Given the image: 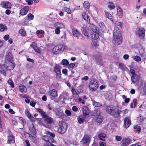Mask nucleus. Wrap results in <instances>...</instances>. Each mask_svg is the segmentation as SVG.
Masks as SVG:
<instances>
[{
    "instance_id": "nucleus-1",
    "label": "nucleus",
    "mask_w": 146,
    "mask_h": 146,
    "mask_svg": "<svg viewBox=\"0 0 146 146\" xmlns=\"http://www.w3.org/2000/svg\"><path fill=\"white\" fill-rule=\"evenodd\" d=\"M105 110L107 113L115 118H119L121 117V111H119L118 107L116 108L114 106L110 105L107 106Z\"/></svg>"
},
{
    "instance_id": "nucleus-2",
    "label": "nucleus",
    "mask_w": 146,
    "mask_h": 146,
    "mask_svg": "<svg viewBox=\"0 0 146 146\" xmlns=\"http://www.w3.org/2000/svg\"><path fill=\"white\" fill-rule=\"evenodd\" d=\"M121 32L118 27H115L113 33V35L115 40L118 45L121 44L122 42Z\"/></svg>"
},
{
    "instance_id": "nucleus-3",
    "label": "nucleus",
    "mask_w": 146,
    "mask_h": 146,
    "mask_svg": "<svg viewBox=\"0 0 146 146\" xmlns=\"http://www.w3.org/2000/svg\"><path fill=\"white\" fill-rule=\"evenodd\" d=\"M58 127L57 130L58 132L60 134H63L67 130V125L63 121H60L58 123Z\"/></svg>"
},
{
    "instance_id": "nucleus-4",
    "label": "nucleus",
    "mask_w": 146,
    "mask_h": 146,
    "mask_svg": "<svg viewBox=\"0 0 146 146\" xmlns=\"http://www.w3.org/2000/svg\"><path fill=\"white\" fill-rule=\"evenodd\" d=\"M99 86L97 81L95 79H92L90 81L89 88L90 89L93 91H96Z\"/></svg>"
},
{
    "instance_id": "nucleus-5",
    "label": "nucleus",
    "mask_w": 146,
    "mask_h": 146,
    "mask_svg": "<svg viewBox=\"0 0 146 146\" xmlns=\"http://www.w3.org/2000/svg\"><path fill=\"white\" fill-rule=\"evenodd\" d=\"M63 45L58 44L55 46L52 49V52L54 54H57L61 53L64 50Z\"/></svg>"
},
{
    "instance_id": "nucleus-6",
    "label": "nucleus",
    "mask_w": 146,
    "mask_h": 146,
    "mask_svg": "<svg viewBox=\"0 0 146 146\" xmlns=\"http://www.w3.org/2000/svg\"><path fill=\"white\" fill-rule=\"evenodd\" d=\"M91 140L90 136L88 134H85L82 139L81 141L84 145H88Z\"/></svg>"
},
{
    "instance_id": "nucleus-7",
    "label": "nucleus",
    "mask_w": 146,
    "mask_h": 146,
    "mask_svg": "<svg viewBox=\"0 0 146 146\" xmlns=\"http://www.w3.org/2000/svg\"><path fill=\"white\" fill-rule=\"evenodd\" d=\"M0 5L2 7L5 9H11L12 7L11 3L7 1H1Z\"/></svg>"
},
{
    "instance_id": "nucleus-8",
    "label": "nucleus",
    "mask_w": 146,
    "mask_h": 146,
    "mask_svg": "<svg viewBox=\"0 0 146 146\" xmlns=\"http://www.w3.org/2000/svg\"><path fill=\"white\" fill-rule=\"evenodd\" d=\"M3 66L8 70H13L15 68V63L13 62L7 63L5 62L3 64Z\"/></svg>"
},
{
    "instance_id": "nucleus-9",
    "label": "nucleus",
    "mask_w": 146,
    "mask_h": 146,
    "mask_svg": "<svg viewBox=\"0 0 146 146\" xmlns=\"http://www.w3.org/2000/svg\"><path fill=\"white\" fill-rule=\"evenodd\" d=\"M145 30L144 28H141L139 29L137 33V34L139 38L141 39H143L145 36Z\"/></svg>"
},
{
    "instance_id": "nucleus-10",
    "label": "nucleus",
    "mask_w": 146,
    "mask_h": 146,
    "mask_svg": "<svg viewBox=\"0 0 146 146\" xmlns=\"http://www.w3.org/2000/svg\"><path fill=\"white\" fill-rule=\"evenodd\" d=\"M131 140L129 138H123L121 142V146H127L130 144L131 142Z\"/></svg>"
},
{
    "instance_id": "nucleus-11",
    "label": "nucleus",
    "mask_w": 146,
    "mask_h": 146,
    "mask_svg": "<svg viewBox=\"0 0 146 146\" xmlns=\"http://www.w3.org/2000/svg\"><path fill=\"white\" fill-rule=\"evenodd\" d=\"M42 139L44 141H46V143H53L54 142V139L48 135H44L42 137Z\"/></svg>"
},
{
    "instance_id": "nucleus-12",
    "label": "nucleus",
    "mask_w": 146,
    "mask_h": 146,
    "mask_svg": "<svg viewBox=\"0 0 146 146\" xmlns=\"http://www.w3.org/2000/svg\"><path fill=\"white\" fill-rule=\"evenodd\" d=\"M30 46L32 47L36 52L39 54L40 53L41 51L40 49L35 42H32L30 44Z\"/></svg>"
},
{
    "instance_id": "nucleus-13",
    "label": "nucleus",
    "mask_w": 146,
    "mask_h": 146,
    "mask_svg": "<svg viewBox=\"0 0 146 146\" xmlns=\"http://www.w3.org/2000/svg\"><path fill=\"white\" fill-rule=\"evenodd\" d=\"M56 114L57 116L62 119H64L66 117V115L63 113V111L60 109L57 110Z\"/></svg>"
},
{
    "instance_id": "nucleus-14",
    "label": "nucleus",
    "mask_w": 146,
    "mask_h": 146,
    "mask_svg": "<svg viewBox=\"0 0 146 146\" xmlns=\"http://www.w3.org/2000/svg\"><path fill=\"white\" fill-rule=\"evenodd\" d=\"M54 70L56 74V79L57 80L60 79L61 77V74L59 69L57 67H55L54 68Z\"/></svg>"
},
{
    "instance_id": "nucleus-15",
    "label": "nucleus",
    "mask_w": 146,
    "mask_h": 146,
    "mask_svg": "<svg viewBox=\"0 0 146 146\" xmlns=\"http://www.w3.org/2000/svg\"><path fill=\"white\" fill-rule=\"evenodd\" d=\"M29 130L32 134L33 135L36 134V131L33 123H31L28 125Z\"/></svg>"
},
{
    "instance_id": "nucleus-16",
    "label": "nucleus",
    "mask_w": 146,
    "mask_h": 146,
    "mask_svg": "<svg viewBox=\"0 0 146 146\" xmlns=\"http://www.w3.org/2000/svg\"><path fill=\"white\" fill-rule=\"evenodd\" d=\"M29 10V8L28 6H25L21 9L20 13L22 16L25 15L27 14Z\"/></svg>"
},
{
    "instance_id": "nucleus-17",
    "label": "nucleus",
    "mask_w": 146,
    "mask_h": 146,
    "mask_svg": "<svg viewBox=\"0 0 146 146\" xmlns=\"http://www.w3.org/2000/svg\"><path fill=\"white\" fill-rule=\"evenodd\" d=\"M82 15L83 19L88 23H90V17L89 16L88 14L85 12H84L82 13Z\"/></svg>"
},
{
    "instance_id": "nucleus-18",
    "label": "nucleus",
    "mask_w": 146,
    "mask_h": 146,
    "mask_svg": "<svg viewBox=\"0 0 146 146\" xmlns=\"http://www.w3.org/2000/svg\"><path fill=\"white\" fill-rule=\"evenodd\" d=\"M131 122L130 119L127 117L125 118L124 119V126L126 128H128L131 125Z\"/></svg>"
},
{
    "instance_id": "nucleus-19",
    "label": "nucleus",
    "mask_w": 146,
    "mask_h": 146,
    "mask_svg": "<svg viewBox=\"0 0 146 146\" xmlns=\"http://www.w3.org/2000/svg\"><path fill=\"white\" fill-rule=\"evenodd\" d=\"M8 144H11L15 143V136L13 135H9L7 137Z\"/></svg>"
},
{
    "instance_id": "nucleus-20",
    "label": "nucleus",
    "mask_w": 146,
    "mask_h": 146,
    "mask_svg": "<svg viewBox=\"0 0 146 146\" xmlns=\"http://www.w3.org/2000/svg\"><path fill=\"white\" fill-rule=\"evenodd\" d=\"M25 113L27 116L30 119L31 121H34L35 118L33 115H31L30 112L27 109L25 110Z\"/></svg>"
},
{
    "instance_id": "nucleus-21",
    "label": "nucleus",
    "mask_w": 146,
    "mask_h": 146,
    "mask_svg": "<svg viewBox=\"0 0 146 146\" xmlns=\"http://www.w3.org/2000/svg\"><path fill=\"white\" fill-rule=\"evenodd\" d=\"M90 35L92 38L94 40H97L99 38V35L97 31L91 32Z\"/></svg>"
},
{
    "instance_id": "nucleus-22",
    "label": "nucleus",
    "mask_w": 146,
    "mask_h": 146,
    "mask_svg": "<svg viewBox=\"0 0 146 146\" xmlns=\"http://www.w3.org/2000/svg\"><path fill=\"white\" fill-rule=\"evenodd\" d=\"M72 33L74 37H76L77 39L79 38L80 34L77 29L73 28L72 29Z\"/></svg>"
},
{
    "instance_id": "nucleus-23",
    "label": "nucleus",
    "mask_w": 146,
    "mask_h": 146,
    "mask_svg": "<svg viewBox=\"0 0 146 146\" xmlns=\"http://www.w3.org/2000/svg\"><path fill=\"white\" fill-rule=\"evenodd\" d=\"M117 16L119 18L122 17L123 13L120 7H118L117 8Z\"/></svg>"
},
{
    "instance_id": "nucleus-24",
    "label": "nucleus",
    "mask_w": 146,
    "mask_h": 146,
    "mask_svg": "<svg viewBox=\"0 0 146 146\" xmlns=\"http://www.w3.org/2000/svg\"><path fill=\"white\" fill-rule=\"evenodd\" d=\"M44 121L47 124H51L53 121L52 119L48 116H47L44 118Z\"/></svg>"
},
{
    "instance_id": "nucleus-25",
    "label": "nucleus",
    "mask_w": 146,
    "mask_h": 146,
    "mask_svg": "<svg viewBox=\"0 0 146 146\" xmlns=\"http://www.w3.org/2000/svg\"><path fill=\"white\" fill-rule=\"evenodd\" d=\"M83 112L84 115V116L88 115L89 112L88 107L85 106H83Z\"/></svg>"
},
{
    "instance_id": "nucleus-26",
    "label": "nucleus",
    "mask_w": 146,
    "mask_h": 146,
    "mask_svg": "<svg viewBox=\"0 0 146 146\" xmlns=\"http://www.w3.org/2000/svg\"><path fill=\"white\" fill-rule=\"evenodd\" d=\"M20 91L22 93H25L27 92V90L26 87L23 85L21 84L19 86Z\"/></svg>"
},
{
    "instance_id": "nucleus-27",
    "label": "nucleus",
    "mask_w": 146,
    "mask_h": 146,
    "mask_svg": "<svg viewBox=\"0 0 146 146\" xmlns=\"http://www.w3.org/2000/svg\"><path fill=\"white\" fill-rule=\"evenodd\" d=\"M82 32L83 34H84L85 36H87L88 37H89L88 33L87 30V28L85 27H83L81 29Z\"/></svg>"
},
{
    "instance_id": "nucleus-28",
    "label": "nucleus",
    "mask_w": 146,
    "mask_h": 146,
    "mask_svg": "<svg viewBox=\"0 0 146 146\" xmlns=\"http://www.w3.org/2000/svg\"><path fill=\"white\" fill-rule=\"evenodd\" d=\"M50 95L53 97H56L58 96L57 91L55 89H53L50 91Z\"/></svg>"
},
{
    "instance_id": "nucleus-29",
    "label": "nucleus",
    "mask_w": 146,
    "mask_h": 146,
    "mask_svg": "<svg viewBox=\"0 0 146 146\" xmlns=\"http://www.w3.org/2000/svg\"><path fill=\"white\" fill-rule=\"evenodd\" d=\"M37 112H38L40 113L41 115L42 116V117L44 118L47 115H46V113L43 111L40 108H38L37 109Z\"/></svg>"
},
{
    "instance_id": "nucleus-30",
    "label": "nucleus",
    "mask_w": 146,
    "mask_h": 146,
    "mask_svg": "<svg viewBox=\"0 0 146 146\" xmlns=\"http://www.w3.org/2000/svg\"><path fill=\"white\" fill-rule=\"evenodd\" d=\"M106 135L104 133H101L98 135V138L101 140L104 141H105V138Z\"/></svg>"
},
{
    "instance_id": "nucleus-31",
    "label": "nucleus",
    "mask_w": 146,
    "mask_h": 146,
    "mask_svg": "<svg viewBox=\"0 0 146 146\" xmlns=\"http://www.w3.org/2000/svg\"><path fill=\"white\" fill-rule=\"evenodd\" d=\"M13 58L12 56H10L9 55H7L6 56V60L5 62L11 63L13 62Z\"/></svg>"
},
{
    "instance_id": "nucleus-32",
    "label": "nucleus",
    "mask_w": 146,
    "mask_h": 146,
    "mask_svg": "<svg viewBox=\"0 0 146 146\" xmlns=\"http://www.w3.org/2000/svg\"><path fill=\"white\" fill-rule=\"evenodd\" d=\"M138 79V76L136 74L132 75L131 77V80L133 83H135L137 81Z\"/></svg>"
},
{
    "instance_id": "nucleus-33",
    "label": "nucleus",
    "mask_w": 146,
    "mask_h": 146,
    "mask_svg": "<svg viewBox=\"0 0 146 146\" xmlns=\"http://www.w3.org/2000/svg\"><path fill=\"white\" fill-rule=\"evenodd\" d=\"M54 25L55 27H59L60 29L64 28L65 27L64 24L58 22L54 24Z\"/></svg>"
},
{
    "instance_id": "nucleus-34",
    "label": "nucleus",
    "mask_w": 146,
    "mask_h": 146,
    "mask_svg": "<svg viewBox=\"0 0 146 146\" xmlns=\"http://www.w3.org/2000/svg\"><path fill=\"white\" fill-rule=\"evenodd\" d=\"M108 5V7L109 8L110 10L114 9L115 8V6L114 5L113 3L112 2H109Z\"/></svg>"
},
{
    "instance_id": "nucleus-35",
    "label": "nucleus",
    "mask_w": 146,
    "mask_h": 146,
    "mask_svg": "<svg viewBox=\"0 0 146 146\" xmlns=\"http://www.w3.org/2000/svg\"><path fill=\"white\" fill-rule=\"evenodd\" d=\"M5 128V124L1 122V117L0 116V132H2L3 129H4Z\"/></svg>"
},
{
    "instance_id": "nucleus-36",
    "label": "nucleus",
    "mask_w": 146,
    "mask_h": 146,
    "mask_svg": "<svg viewBox=\"0 0 146 146\" xmlns=\"http://www.w3.org/2000/svg\"><path fill=\"white\" fill-rule=\"evenodd\" d=\"M105 15L106 17L110 21H113V19L111 15L109 12H105Z\"/></svg>"
},
{
    "instance_id": "nucleus-37",
    "label": "nucleus",
    "mask_w": 146,
    "mask_h": 146,
    "mask_svg": "<svg viewBox=\"0 0 146 146\" xmlns=\"http://www.w3.org/2000/svg\"><path fill=\"white\" fill-rule=\"evenodd\" d=\"M7 27L6 25L2 24H0V31L1 32L4 31L5 30H7Z\"/></svg>"
},
{
    "instance_id": "nucleus-38",
    "label": "nucleus",
    "mask_w": 146,
    "mask_h": 146,
    "mask_svg": "<svg viewBox=\"0 0 146 146\" xmlns=\"http://www.w3.org/2000/svg\"><path fill=\"white\" fill-rule=\"evenodd\" d=\"M89 27L92 31H97V27L95 25L90 24V25Z\"/></svg>"
},
{
    "instance_id": "nucleus-39",
    "label": "nucleus",
    "mask_w": 146,
    "mask_h": 146,
    "mask_svg": "<svg viewBox=\"0 0 146 146\" xmlns=\"http://www.w3.org/2000/svg\"><path fill=\"white\" fill-rule=\"evenodd\" d=\"M119 66L120 69L123 71L126 70L127 68L126 66L122 63H120L119 64Z\"/></svg>"
},
{
    "instance_id": "nucleus-40",
    "label": "nucleus",
    "mask_w": 146,
    "mask_h": 146,
    "mask_svg": "<svg viewBox=\"0 0 146 146\" xmlns=\"http://www.w3.org/2000/svg\"><path fill=\"white\" fill-rule=\"evenodd\" d=\"M83 6L87 10L89 9L90 7V3L88 2L84 1L83 3Z\"/></svg>"
},
{
    "instance_id": "nucleus-41",
    "label": "nucleus",
    "mask_w": 146,
    "mask_h": 146,
    "mask_svg": "<svg viewBox=\"0 0 146 146\" xmlns=\"http://www.w3.org/2000/svg\"><path fill=\"white\" fill-rule=\"evenodd\" d=\"M104 119L103 117L101 116L97 117L96 118V120L98 123H101Z\"/></svg>"
},
{
    "instance_id": "nucleus-42",
    "label": "nucleus",
    "mask_w": 146,
    "mask_h": 146,
    "mask_svg": "<svg viewBox=\"0 0 146 146\" xmlns=\"http://www.w3.org/2000/svg\"><path fill=\"white\" fill-rule=\"evenodd\" d=\"M19 33L20 34L23 36H25L26 35V31L24 29H21L19 31Z\"/></svg>"
},
{
    "instance_id": "nucleus-43",
    "label": "nucleus",
    "mask_w": 146,
    "mask_h": 146,
    "mask_svg": "<svg viewBox=\"0 0 146 146\" xmlns=\"http://www.w3.org/2000/svg\"><path fill=\"white\" fill-rule=\"evenodd\" d=\"M7 83L11 85L12 88H13L14 87V84L12 79L9 78L7 81Z\"/></svg>"
},
{
    "instance_id": "nucleus-44",
    "label": "nucleus",
    "mask_w": 146,
    "mask_h": 146,
    "mask_svg": "<svg viewBox=\"0 0 146 146\" xmlns=\"http://www.w3.org/2000/svg\"><path fill=\"white\" fill-rule=\"evenodd\" d=\"M93 105L96 107H100L102 106V105L100 103L95 101L93 102Z\"/></svg>"
},
{
    "instance_id": "nucleus-45",
    "label": "nucleus",
    "mask_w": 146,
    "mask_h": 146,
    "mask_svg": "<svg viewBox=\"0 0 146 146\" xmlns=\"http://www.w3.org/2000/svg\"><path fill=\"white\" fill-rule=\"evenodd\" d=\"M63 10L64 11L66 12L68 14H70L71 13V11L69 8L64 7Z\"/></svg>"
},
{
    "instance_id": "nucleus-46",
    "label": "nucleus",
    "mask_w": 146,
    "mask_h": 146,
    "mask_svg": "<svg viewBox=\"0 0 146 146\" xmlns=\"http://www.w3.org/2000/svg\"><path fill=\"white\" fill-rule=\"evenodd\" d=\"M0 72L5 76H6V71L4 68H0Z\"/></svg>"
},
{
    "instance_id": "nucleus-47",
    "label": "nucleus",
    "mask_w": 146,
    "mask_h": 146,
    "mask_svg": "<svg viewBox=\"0 0 146 146\" xmlns=\"http://www.w3.org/2000/svg\"><path fill=\"white\" fill-rule=\"evenodd\" d=\"M61 64L63 65L66 66L68 64L69 62L66 59H64L62 60Z\"/></svg>"
},
{
    "instance_id": "nucleus-48",
    "label": "nucleus",
    "mask_w": 146,
    "mask_h": 146,
    "mask_svg": "<svg viewBox=\"0 0 146 146\" xmlns=\"http://www.w3.org/2000/svg\"><path fill=\"white\" fill-rule=\"evenodd\" d=\"M101 114V112L100 111L98 110H95L94 111V115L98 117L100 116V115Z\"/></svg>"
},
{
    "instance_id": "nucleus-49",
    "label": "nucleus",
    "mask_w": 146,
    "mask_h": 146,
    "mask_svg": "<svg viewBox=\"0 0 146 146\" xmlns=\"http://www.w3.org/2000/svg\"><path fill=\"white\" fill-rule=\"evenodd\" d=\"M46 134L47 135H50L51 137L53 138L55 137V135L54 133L49 131H47L46 132Z\"/></svg>"
},
{
    "instance_id": "nucleus-50",
    "label": "nucleus",
    "mask_w": 146,
    "mask_h": 146,
    "mask_svg": "<svg viewBox=\"0 0 146 146\" xmlns=\"http://www.w3.org/2000/svg\"><path fill=\"white\" fill-rule=\"evenodd\" d=\"M115 24L117 26H119L121 28H122L123 25V22L116 21L115 22Z\"/></svg>"
},
{
    "instance_id": "nucleus-51",
    "label": "nucleus",
    "mask_w": 146,
    "mask_h": 146,
    "mask_svg": "<svg viewBox=\"0 0 146 146\" xmlns=\"http://www.w3.org/2000/svg\"><path fill=\"white\" fill-rule=\"evenodd\" d=\"M96 61L99 64H103L102 60V58L101 57H100L98 58L97 59Z\"/></svg>"
},
{
    "instance_id": "nucleus-52",
    "label": "nucleus",
    "mask_w": 146,
    "mask_h": 146,
    "mask_svg": "<svg viewBox=\"0 0 146 146\" xmlns=\"http://www.w3.org/2000/svg\"><path fill=\"white\" fill-rule=\"evenodd\" d=\"M75 64L74 63H71L68 65V68L70 70H72L74 67L75 66Z\"/></svg>"
},
{
    "instance_id": "nucleus-53",
    "label": "nucleus",
    "mask_w": 146,
    "mask_h": 146,
    "mask_svg": "<svg viewBox=\"0 0 146 146\" xmlns=\"http://www.w3.org/2000/svg\"><path fill=\"white\" fill-rule=\"evenodd\" d=\"M31 137V139L33 143H37V140L35 137L32 136Z\"/></svg>"
},
{
    "instance_id": "nucleus-54",
    "label": "nucleus",
    "mask_w": 146,
    "mask_h": 146,
    "mask_svg": "<svg viewBox=\"0 0 146 146\" xmlns=\"http://www.w3.org/2000/svg\"><path fill=\"white\" fill-rule=\"evenodd\" d=\"M28 16L29 20H33L34 18V15L31 13H29Z\"/></svg>"
},
{
    "instance_id": "nucleus-55",
    "label": "nucleus",
    "mask_w": 146,
    "mask_h": 146,
    "mask_svg": "<svg viewBox=\"0 0 146 146\" xmlns=\"http://www.w3.org/2000/svg\"><path fill=\"white\" fill-rule=\"evenodd\" d=\"M134 60L137 62H139L141 61V58L138 56H136L135 57Z\"/></svg>"
},
{
    "instance_id": "nucleus-56",
    "label": "nucleus",
    "mask_w": 146,
    "mask_h": 146,
    "mask_svg": "<svg viewBox=\"0 0 146 146\" xmlns=\"http://www.w3.org/2000/svg\"><path fill=\"white\" fill-rule=\"evenodd\" d=\"M119 111H121L120 114L123 113L124 114H126L128 113L129 110L127 109H126L123 110H121L119 109Z\"/></svg>"
},
{
    "instance_id": "nucleus-57",
    "label": "nucleus",
    "mask_w": 146,
    "mask_h": 146,
    "mask_svg": "<svg viewBox=\"0 0 146 146\" xmlns=\"http://www.w3.org/2000/svg\"><path fill=\"white\" fill-rule=\"evenodd\" d=\"M56 29L55 30V33L56 34L58 35L59 34L60 32V29L59 27H56Z\"/></svg>"
},
{
    "instance_id": "nucleus-58",
    "label": "nucleus",
    "mask_w": 146,
    "mask_h": 146,
    "mask_svg": "<svg viewBox=\"0 0 146 146\" xmlns=\"http://www.w3.org/2000/svg\"><path fill=\"white\" fill-rule=\"evenodd\" d=\"M19 118L20 121H21L24 124H26L27 122L22 117H19Z\"/></svg>"
},
{
    "instance_id": "nucleus-59",
    "label": "nucleus",
    "mask_w": 146,
    "mask_h": 146,
    "mask_svg": "<svg viewBox=\"0 0 146 146\" xmlns=\"http://www.w3.org/2000/svg\"><path fill=\"white\" fill-rule=\"evenodd\" d=\"M62 73L65 75H66L68 74V71L66 69H64L62 70Z\"/></svg>"
},
{
    "instance_id": "nucleus-60",
    "label": "nucleus",
    "mask_w": 146,
    "mask_h": 146,
    "mask_svg": "<svg viewBox=\"0 0 146 146\" xmlns=\"http://www.w3.org/2000/svg\"><path fill=\"white\" fill-rule=\"evenodd\" d=\"M115 139L117 141H120L122 139V137L121 136H115Z\"/></svg>"
},
{
    "instance_id": "nucleus-61",
    "label": "nucleus",
    "mask_w": 146,
    "mask_h": 146,
    "mask_svg": "<svg viewBox=\"0 0 146 146\" xmlns=\"http://www.w3.org/2000/svg\"><path fill=\"white\" fill-rule=\"evenodd\" d=\"M44 32L42 30H37L36 32V34L37 35H38L39 34H44Z\"/></svg>"
},
{
    "instance_id": "nucleus-62",
    "label": "nucleus",
    "mask_w": 146,
    "mask_h": 146,
    "mask_svg": "<svg viewBox=\"0 0 146 146\" xmlns=\"http://www.w3.org/2000/svg\"><path fill=\"white\" fill-rule=\"evenodd\" d=\"M66 114L68 116H70L71 114L70 111L68 110H66L65 111Z\"/></svg>"
},
{
    "instance_id": "nucleus-63",
    "label": "nucleus",
    "mask_w": 146,
    "mask_h": 146,
    "mask_svg": "<svg viewBox=\"0 0 146 146\" xmlns=\"http://www.w3.org/2000/svg\"><path fill=\"white\" fill-rule=\"evenodd\" d=\"M73 94L76 95L78 96V93L76 92L74 88H72L71 90Z\"/></svg>"
},
{
    "instance_id": "nucleus-64",
    "label": "nucleus",
    "mask_w": 146,
    "mask_h": 146,
    "mask_svg": "<svg viewBox=\"0 0 146 146\" xmlns=\"http://www.w3.org/2000/svg\"><path fill=\"white\" fill-rule=\"evenodd\" d=\"M45 146H56V145L52 144V143H46L45 144Z\"/></svg>"
}]
</instances>
